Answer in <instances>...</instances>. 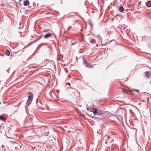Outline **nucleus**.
I'll use <instances>...</instances> for the list:
<instances>
[{
    "label": "nucleus",
    "mask_w": 151,
    "mask_h": 151,
    "mask_svg": "<svg viewBox=\"0 0 151 151\" xmlns=\"http://www.w3.org/2000/svg\"><path fill=\"white\" fill-rule=\"evenodd\" d=\"M93 115L95 116L101 115L103 113L102 110L98 108L93 109Z\"/></svg>",
    "instance_id": "1"
},
{
    "label": "nucleus",
    "mask_w": 151,
    "mask_h": 151,
    "mask_svg": "<svg viewBox=\"0 0 151 151\" xmlns=\"http://www.w3.org/2000/svg\"><path fill=\"white\" fill-rule=\"evenodd\" d=\"M28 98L27 101V105H29L31 103L33 98V95L32 93H28Z\"/></svg>",
    "instance_id": "2"
},
{
    "label": "nucleus",
    "mask_w": 151,
    "mask_h": 151,
    "mask_svg": "<svg viewBox=\"0 0 151 151\" xmlns=\"http://www.w3.org/2000/svg\"><path fill=\"white\" fill-rule=\"evenodd\" d=\"M83 64L87 67L90 68H92V65L88 63L87 61L84 59H83Z\"/></svg>",
    "instance_id": "3"
},
{
    "label": "nucleus",
    "mask_w": 151,
    "mask_h": 151,
    "mask_svg": "<svg viewBox=\"0 0 151 151\" xmlns=\"http://www.w3.org/2000/svg\"><path fill=\"white\" fill-rule=\"evenodd\" d=\"M145 77H146L148 78H150V75L148 71H146L145 73Z\"/></svg>",
    "instance_id": "4"
},
{
    "label": "nucleus",
    "mask_w": 151,
    "mask_h": 151,
    "mask_svg": "<svg viewBox=\"0 0 151 151\" xmlns=\"http://www.w3.org/2000/svg\"><path fill=\"white\" fill-rule=\"evenodd\" d=\"M52 35V34L51 33H49L48 34H46L44 37L45 38H47L48 37H49L51 36Z\"/></svg>",
    "instance_id": "5"
},
{
    "label": "nucleus",
    "mask_w": 151,
    "mask_h": 151,
    "mask_svg": "<svg viewBox=\"0 0 151 151\" xmlns=\"http://www.w3.org/2000/svg\"><path fill=\"white\" fill-rule=\"evenodd\" d=\"M146 5L148 7H151V1H149L146 3Z\"/></svg>",
    "instance_id": "6"
},
{
    "label": "nucleus",
    "mask_w": 151,
    "mask_h": 151,
    "mask_svg": "<svg viewBox=\"0 0 151 151\" xmlns=\"http://www.w3.org/2000/svg\"><path fill=\"white\" fill-rule=\"evenodd\" d=\"M29 2L28 0H26L24 2V5L25 6H27L29 5Z\"/></svg>",
    "instance_id": "7"
},
{
    "label": "nucleus",
    "mask_w": 151,
    "mask_h": 151,
    "mask_svg": "<svg viewBox=\"0 0 151 151\" xmlns=\"http://www.w3.org/2000/svg\"><path fill=\"white\" fill-rule=\"evenodd\" d=\"M90 41L92 44H94L96 42L95 40L93 39H91Z\"/></svg>",
    "instance_id": "8"
},
{
    "label": "nucleus",
    "mask_w": 151,
    "mask_h": 151,
    "mask_svg": "<svg viewBox=\"0 0 151 151\" xmlns=\"http://www.w3.org/2000/svg\"><path fill=\"white\" fill-rule=\"evenodd\" d=\"M119 10L120 12H123L124 11L123 7L122 6H121L119 8Z\"/></svg>",
    "instance_id": "9"
},
{
    "label": "nucleus",
    "mask_w": 151,
    "mask_h": 151,
    "mask_svg": "<svg viewBox=\"0 0 151 151\" xmlns=\"http://www.w3.org/2000/svg\"><path fill=\"white\" fill-rule=\"evenodd\" d=\"M6 53L7 55L9 56L10 55V52L9 50H6Z\"/></svg>",
    "instance_id": "10"
},
{
    "label": "nucleus",
    "mask_w": 151,
    "mask_h": 151,
    "mask_svg": "<svg viewBox=\"0 0 151 151\" xmlns=\"http://www.w3.org/2000/svg\"><path fill=\"white\" fill-rule=\"evenodd\" d=\"M0 119L1 120H6V118L3 116H0Z\"/></svg>",
    "instance_id": "11"
},
{
    "label": "nucleus",
    "mask_w": 151,
    "mask_h": 151,
    "mask_svg": "<svg viewBox=\"0 0 151 151\" xmlns=\"http://www.w3.org/2000/svg\"><path fill=\"white\" fill-rule=\"evenodd\" d=\"M122 91L124 93L126 92H127V91L124 89H123L122 90Z\"/></svg>",
    "instance_id": "12"
},
{
    "label": "nucleus",
    "mask_w": 151,
    "mask_h": 151,
    "mask_svg": "<svg viewBox=\"0 0 151 151\" xmlns=\"http://www.w3.org/2000/svg\"><path fill=\"white\" fill-rule=\"evenodd\" d=\"M133 90H134L136 91H137V92H138L139 91V90H134V89H133Z\"/></svg>",
    "instance_id": "13"
},
{
    "label": "nucleus",
    "mask_w": 151,
    "mask_h": 151,
    "mask_svg": "<svg viewBox=\"0 0 151 151\" xmlns=\"http://www.w3.org/2000/svg\"><path fill=\"white\" fill-rule=\"evenodd\" d=\"M72 28V27H71V26H70L68 28V30H70V28Z\"/></svg>",
    "instance_id": "14"
},
{
    "label": "nucleus",
    "mask_w": 151,
    "mask_h": 151,
    "mask_svg": "<svg viewBox=\"0 0 151 151\" xmlns=\"http://www.w3.org/2000/svg\"><path fill=\"white\" fill-rule=\"evenodd\" d=\"M68 85H69V86H70V83H68Z\"/></svg>",
    "instance_id": "15"
},
{
    "label": "nucleus",
    "mask_w": 151,
    "mask_h": 151,
    "mask_svg": "<svg viewBox=\"0 0 151 151\" xmlns=\"http://www.w3.org/2000/svg\"><path fill=\"white\" fill-rule=\"evenodd\" d=\"M57 91L58 92V93H59V90H57Z\"/></svg>",
    "instance_id": "16"
},
{
    "label": "nucleus",
    "mask_w": 151,
    "mask_h": 151,
    "mask_svg": "<svg viewBox=\"0 0 151 151\" xmlns=\"http://www.w3.org/2000/svg\"><path fill=\"white\" fill-rule=\"evenodd\" d=\"M86 109H87V110H89V109H88L87 108H86Z\"/></svg>",
    "instance_id": "17"
},
{
    "label": "nucleus",
    "mask_w": 151,
    "mask_h": 151,
    "mask_svg": "<svg viewBox=\"0 0 151 151\" xmlns=\"http://www.w3.org/2000/svg\"><path fill=\"white\" fill-rule=\"evenodd\" d=\"M150 83L151 84V81H150Z\"/></svg>",
    "instance_id": "18"
}]
</instances>
